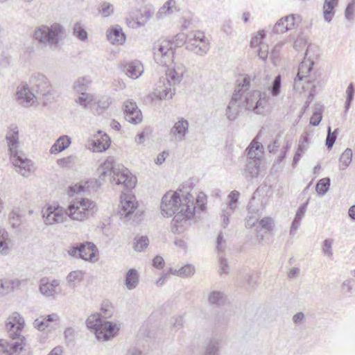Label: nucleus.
Segmentation results:
<instances>
[{
  "mask_svg": "<svg viewBox=\"0 0 355 355\" xmlns=\"http://www.w3.org/2000/svg\"><path fill=\"white\" fill-rule=\"evenodd\" d=\"M87 327L94 331L98 340H108L114 337L119 331L116 324L103 320L100 314H94L86 320Z\"/></svg>",
  "mask_w": 355,
  "mask_h": 355,
  "instance_id": "nucleus-6",
  "label": "nucleus"
},
{
  "mask_svg": "<svg viewBox=\"0 0 355 355\" xmlns=\"http://www.w3.org/2000/svg\"><path fill=\"white\" fill-rule=\"evenodd\" d=\"M6 139L7 140L10 157L12 155L17 156V154L21 153V151L17 150L19 146V130L17 126L10 128Z\"/></svg>",
  "mask_w": 355,
  "mask_h": 355,
  "instance_id": "nucleus-18",
  "label": "nucleus"
},
{
  "mask_svg": "<svg viewBox=\"0 0 355 355\" xmlns=\"http://www.w3.org/2000/svg\"><path fill=\"white\" fill-rule=\"evenodd\" d=\"M137 202H135L134 196L123 194L121 196V209L119 214L121 218H128L134 213Z\"/></svg>",
  "mask_w": 355,
  "mask_h": 355,
  "instance_id": "nucleus-13",
  "label": "nucleus"
},
{
  "mask_svg": "<svg viewBox=\"0 0 355 355\" xmlns=\"http://www.w3.org/2000/svg\"><path fill=\"white\" fill-rule=\"evenodd\" d=\"M258 90L249 91L244 92L241 97V105L246 110L252 111L257 114H261V102L258 101Z\"/></svg>",
  "mask_w": 355,
  "mask_h": 355,
  "instance_id": "nucleus-10",
  "label": "nucleus"
},
{
  "mask_svg": "<svg viewBox=\"0 0 355 355\" xmlns=\"http://www.w3.org/2000/svg\"><path fill=\"white\" fill-rule=\"evenodd\" d=\"M8 232L5 230H0V252L7 254L9 252Z\"/></svg>",
  "mask_w": 355,
  "mask_h": 355,
  "instance_id": "nucleus-36",
  "label": "nucleus"
},
{
  "mask_svg": "<svg viewBox=\"0 0 355 355\" xmlns=\"http://www.w3.org/2000/svg\"><path fill=\"white\" fill-rule=\"evenodd\" d=\"M33 326L40 331H43L49 327L43 317L35 319L33 322Z\"/></svg>",
  "mask_w": 355,
  "mask_h": 355,
  "instance_id": "nucleus-61",
  "label": "nucleus"
},
{
  "mask_svg": "<svg viewBox=\"0 0 355 355\" xmlns=\"http://www.w3.org/2000/svg\"><path fill=\"white\" fill-rule=\"evenodd\" d=\"M208 300L211 304L220 306L224 303L225 295L222 292L214 291L209 295Z\"/></svg>",
  "mask_w": 355,
  "mask_h": 355,
  "instance_id": "nucleus-33",
  "label": "nucleus"
},
{
  "mask_svg": "<svg viewBox=\"0 0 355 355\" xmlns=\"http://www.w3.org/2000/svg\"><path fill=\"white\" fill-rule=\"evenodd\" d=\"M219 273L220 275L228 273L227 261L223 257H219Z\"/></svg>",
  "mask_w": 355,
  "mask_h": 355,
  "instance_id": "nucleus-64",
  "label": "nucleus"
},
{
  "mask_svg": "<svg viewBox=\"0 0 355 355\" xmlns=\"http://www.w3.org/2000/svg\"><path fill=\"white\" fill-rule=\"evenodd\" d=\"M97 252L96 245L91 242L80 243L79 258L88 261L92 260Z\"/></svg>",
  "mask_w": 355,
  "mask_h": 355,
  "instance_id": "nucleus-21",
  "label": "nucleus"
},
{
  "mask_svg": "<svg viewBox=\"0 0 355 355\" xmlns=\"http://www.w3.org/2000/svg\"><path fill=\"white\" fill-rule=\"evenodd\" d=\"M187 39L188 35H185L184 33H178L175 36L172 44H174L175 48L180 47L184 44L187 46Z\"/></svg>",
  "mask_w": 355,
  "mask_h": 355,
  "instance_id": "nucleus-50",
  "label": "nucleus"
},
{
  "mask_svg": "<svg viewBox=\"0 0 355 355\" xmlns=\"http://www.w3.org/2000/svg\"><path fill=\"white\" fill-rule=\"evenodd\" d=\"M179 276L181 277H188L195 273V267L191 264H186L178 270Z\"/></svg>",
  "mask_w": 355,
  "mask_h": 355,
  "instance_id": "nucleus-46",
  "label": "nucleus"
},
{
  "mask_svg": "<svg viewBox=\"0 0 355 355\" xmlns=\"http://www.w3.org/2000/svg\"><path fill=\"white\" fill-rule=\"evenodd\" d=\"M83 278V274L80 270H75L69 272L67 277V281L70 286H75Z\"/></svg>",
  "mask_w": 355,
  "mask_h": 355,
  "instance_id": "nucleus-37",
  "label": "nucleus"
},
{
  "mask_svg": "<svg viewBox=\"0 0 355 355\" xmlns=\"http://www.w3.org/2000/svg\"><path fill=\"white\" fill-rule=\"evenodd\" d=\"M261 147L259 143L251 144V145L246 149L248 157L251 159H259L258 157V150Z\"/></svg>",
  "mask_w": 355,
  "mask_h": 355,
  "instance_id": "nucleus-44",
  "label": "nucleus"
},
{
  "mask_svg": "<svg viewBox=\"0 0 355 355\" xmlns=\"http://www.w3.org/2000/svg\"><path fill=\"white\" fill-rule=\"evenodd\" d=\"M164 88L162 89H157L155 93L157 97L159 99H166V98H172L173 96L175 94V89H172L171 86L168 87L164 84Z\"/></svg>",
  "mask_w": 355,
  "mask_h": 355,
  "instance_id": "nucleus-38",
  "label": "nucleus"
},
{
  "mask_svg": "<svg viewBox=\"0 0 355 355\" xmlns=\"http://www.w3.org/2000/svg\"><path fill=\"white\" fill-rule=\"evenodd\" d=\"M352 159V150L351 148H346L345 151L342 153L340 157L339 162H340V169L345 170Z\"/></svg>",
  "mask_w": 355,
  "mask_h": 355,
  "instance_id": "nucleus-30",
  "label": "nucleus"
},
{
  "mask_svg": "<svg viewBox=\"0 0 355 355\" xmlns=\"http://www.w3.org/2000/svg\"><path fill=\"white\" fill-rule=\"evenodd\" d=\"M155 61L162 65H167L173 61V47L171 40H159L153 47Z\"/></svg>",
  "mask_w": 355,
  "mask_h": 355,
  "instance_id": "nucleus-8",
  "label": "nucleus"
},
{
  "mask_svg": "<svg viewBox=\"0 0 355 355\" xmlns=\"http://www.w3.org/2000/svg\"><path fill=\"white\" fill-rule=\"evenodd\" d=\"M338 0H324L323 15L326 21L330 22L334 15V8L338 5Z\"/></svg>",
  "mask_w": 355,
  "mask_h": 355,
  "instance_id": "nucleus-27",
  "label": "nucleus"
},
{
  "mask_svg": "<svg viewBox=\"0 0 355 355\" xmlns=\"http://www.w3.org/2000/svg\"><path fill=\"white\" fill-rule=\"evenodd\" d=\"M81 96H80L76 102L79 103L80 105L87 107V103L92 102L93 101V96L87 93L82 92Z\"/></svg>",
  "mask_w": 355,
  "mask_h": 355,
  "instance_id": "nucleus-54",
  "label": "nucleus"
},
{
  "mask_svg": "<svg viewBox=\"0 0 355 355\" xmlns=\"http://www.w3.org/2000/svg\"><path fill=\"white\" fill-rule=\"evenodd\" d=\"M121 69L128 77L132 79L138 78L144 71V67L138 60L123 63L121 65Z\"/></svg>",
  "mask_w": 355,
  "mask_h": 355,
  "instance_id": "nucleus-17",
  "label": "nucleus"
},
{
  "mask_svg": "<svg viewBox=\"0 0 355 355\" xmlns=\"http://www.w3.org/2000/svg\"><path fill=\"white\" fill-rule=\"evenodd\" d=\"M35 98V94L31 91L27 84H21L17 87L16 100L19 104L28 107L33 105Z\"/></svg>",
  "mask_w": 355,
  "mask_h": 355,
  "instance_id": "nucleus-12",
  "label": "nucleus"
},
{
  "mask_svg": "<svg viewBox=\"0 0 355 355\" xmlns=\"http://www.w3.org/2000/svg\"><path fill=\"white\" fill-rule=\"evenodd\" d=\"M309 204V200H307L305 202L302 204L300 207L297 209L295 218H297V220H302V218L304 217V214L306 211L307 205Z\"/></svg>",
  "mask_w": 355,
  "mask_h": 355,
  "instance_id": "nucleus-62",
  "label": "nucleus"
},
{
  "mask_svg": "<svg viewBox=\"0 0 355 355\" xmlns=\"http://www.w3.org/2000/svg\"><path fill=\"white\" fill-rule=\"evenodd\" d=\"M60 284L58 279L50 280L49 277H43L40 281L39 290L41 294L46 297H55L57 295L56 288Z\"/></svg>",
  "mask_w": 355,
  "mask_h": 355,
  "instance_id": "nucleus-16",
  "label": "nucleus"
},
{
  "mask_svg": "<svg viewBox=\"0 0 355 355\" xmlns=\"http://www.w3.org/2000/svg\"><path fill=\"white\" fill-rule=\"evenodd\" d=\"M111 140L110 137L104 134L100 138H97L93 141L94 150L96 152H103L106 150L110 145Z\"/></svg>",
  "mask_w": 355,
  "mask_h": 355,
  "instance_id": "nucleus-26",
  "label": "nucleus"
},
{
  "mask_svg": "<svg viewBox=\"0 0 355 355\" xmlns=\"http://www.w3.org/2000/svg\"><path fill=\"white\" fill-rule=\"evenodd\" d=\"M96 211L94 203L89 199L80 198L70 204L65 210L62 207L49 205L42 211L44 222L46 225L63 223L67 217L82 221Z\"/></svg>",
  "mask_w": 355,
  "mask_h": 355,
  "instance_id": "nucleus-2",
  "label": "nucleus"
},
{
  "mask_svg": "<svg viewBox=\"0 0 355 355\" xmlns=\"http://www.w3.org/2000/svg\"><path fill=\"white\" fill-rule=\"evenodd\" d=\"M71 144V138L67 135L60 137L55 144L51 147V154L58 153L67 148Z\"/></svg>",
  "mask_w": 355,
  "mask_h": 355,
  "instance_id": "nucleus-25",
  "label": "nucleus"
},
{
  "mask_svg": "<svg viewBox=\"0 0 355 355\" xmlns=\"http://www.w3.org/2000/svg\"><path fill=\"white\" fill-rule=\"evenodd\" d=\"M282 83L281 76H277L272 83V85L268 88L272 96H277L281 92Z\"/></svg>",
  "mask_w": 355,
  "mask_h": 355,
  "instance_id": "nucleus-42",
  "label": "nucleus"
},
{
  "mask_svg": "<svg viewBox=\"0 0 355 355\" xmlns=\"http://www.w3.org/2000/svg\"><path fill=\"white\" fill-rule=\"evenodd\" d=\"M30 83L33 88L37 89V94L44 96L50 94L51 87L47 78L44 74L34 73L30 78Z\"/></svg>",
  "mask_w": 355,
  "mask_h": 355,
  "instance_id": "nucleus-11",
  "label": "nucleus"
},
{
  "mask_svg": "<svg viewBox=\"0 0 355 355\" xmlns=\"http://www.w3.org/2000/svg\"><path fill=\"white\" fill-rule=\"evenodd\" d=\"M261 161L259 159H252L245 166V171L248 173L251 178L257 177L259 173Z\"/></svg>",
  "mask_w": 355,
  "mask_h": 355,
  "instance_id": "nucleus-29",
  "label": "nucleus"
},
{
  "mask_svg": "<svg viewBox=\"0 0 355 355\" xmlns=\"http://www.w3.org/2000/svg\"><path fill=\"white\" fill-rule=\"evenodd\" d=\"M14 282L10 279H0V295L8 293L12 290Z\"/></svg>",
  "mask_w": 355,
  "mask_h": 355,
  "instance_id": "nucleus-43",
  "label": "nucleus"
},
{
  "mask_svg": "<svg viewBox=\"0 0 355 355\" xmlns=\"http://www.w3.org/2000/svg\"><path fill=\"white\" fill-rule=\"evenodd\" d=\"M283 18L286 25H288V31L293 29L295 26H298V24L302 21L301 16L297 14H291L283 17Z\"/></svg>",
  "mask_w": 355,
  "mask_h": 355,
  "instance_id": "nucleus-32",
  "label": "nucleus"
},
{
  "mask_svg": "<svg viewBox=\"0 0 355 355\" xmlns=\"http://www.w3.org/2000/svg\"><path fill=\"white\" fill-rule=\"evenodd\" d=\"M355 94V87L352 83H349L346 90V101L345 103V112L347 113L349 110L351 103L354 99Z\"/></svg>",
  "mask_w": 355,
  "mask_h": 355,
  "instance_id": "nucleus-39",
  "label": "nucleus"
},
{
  "mask_svg": "<svg viewBox=\"0 0 355 355\" xmlns=\"http://www.w3.org/2000/svg\"><path fill=\"white\" fill-rule=\"evenodd\" d=\"M73 34L78 40L81 41H85L88 37L87 31L85 30L81 24L78 22L76 23L74 25Z\"/></svg>",
  "mask_w": 355,
  "mask_h": 355,
  "instance_id": "nucleus-41",
  "label": "nucleus"
},
{
  "mask_svg": "<svg viewBox=\"0 0 355 355\" xmlns=\"http://www.w3.org/2000/svg\"><path fill=\"white\" fill-rule=\"evenodd\" d=\"M10 159L17 172L24 177H27L29 175L32 166L31 160L24 157L21 151V153L17 154V156H11Z\"/></svg>",
  "mask_w": 355,
  "mask_h": 355,
  "instance_id": "nucleus-15",
  "label": "nucleus"
},
{
  "mask_svg": "<svg viewBox=\"0 0 355 355\" xmlns=\"http://www.w3.org/2000/svg\"><path fill=\"white\" fill-rule=\"evenodd\" d=\"M124 114L125 120L131 123L138 124L142 121L141 110L138 108L136 103L131 101L124 103Z\"/></svg>",
  "mask_w": 355,
  "mask_h": 355,
  "instance_id": "nucleus-14",
  "label": "nucleus"
},
{
  "mask_svg": "<svg viewBox=\"0 0 355 355\" xmlns=\"http://www.w3.org/2000/svg\"><path fill=\"white\" fill-rule=\"evenodd\" d=\"M98 179L96 180L97 186H101L107 175L111 176L110 180L116 184H123L125 189H131L135 187L136 178L130 175V171L123 165L116 164L113 157H108L98 168Z\"/></svg>",
  "mask_w": 355,
  "mask_h": 355,
  "instance_id": "nucleus-4",
  "label": "nucleus"
},
{
  "mask_svg": "<svg viewBox=\"0 0 355 355\" xmlns=\"http://www.w3.org/2000/svg\"><path fill=\"white\" fill-rule=\"evenodd\" d=\"M153 14L154 12L150 9L144 10V12L141 13V17L137 18V24L139 26H144L146 21L153 17Z\"/></svg>",
  "mask_w": 355,
  "mask_h": 355,
  "instance_id": "nucleus-49",
  "label": "nucleus"
},
{
  "mask_svg": "<svg viewBox=\"0 0 355 355\" xmlns=\"http://www.w3.org/2000/svg\"><path fill=\"white\" fill-rule=\"evenodd\" d=\"M107 38L112 44H123L125 40V34L119 25H116L107 31Z\"/></svg>",
  "mask_w": 355,
  "mask_h": 355,
  "instance_id": "nucleus-22",
  "label": "nucleus"
},
{
  "mask_svg": "<svg viewBox=\"0 0 355 355\" xmlns=\"http://www.w3.org/2000/svg\"><path fill=\"white\" fill-rule=\"evenodd\" d=\"M96 103L100 109L105 110L108 108L111 104L110 97L108 96H103L96 102Z\"/></svg>",
  "mask_w": 355,
  "mask_h": 355,
  "instance_id": "nucleus-57",
  "label": "nucleus"
},
{
  "mask_svg": "<svg viewBox=\"0 0 355 355\" xmlns=\"http://www.w3.org/2000/svg\"><path fill=\"white\" fill-rule=\"evenodd\" d=\"M338 128L334 130L333 132L331 131V127L327 128V135L325 141V145L328 150H331L336 141L337 135L338 134Z\"/></svg>",
  "mask_w": 355,
  "mask_h": 355,
  "instance_id": "nucleus-40",
  "label": "nucleus"
},
{
  "mask_svg": "<svg viewBox=\"0 0 355 355\" xmlns=\"http://www.w3.org/2000/svg\"><path fill=\"white\" fill-rule=\"evenodd\" d=\"M258 94L259 96H258V101H260V106H261V114L264 111V107L266 103L270 99V94L267 92H260L258 91Z\"/></svg>",
  "mask_w": 355,
  "mask_h": 355,
  "instance_id": "nucleus-56",
  "label": "nucleus"
},
{
  "mask_svg": "<svg viewBox=\"0 0 355 355\" xmlns=\"http://www.w3.org/2000/svg\"><path fill=\"white\" fill-rule=\"evenodd\" d=\"M220 340L218 338H211L205 346L202 355H219Z\"/></svg>",
  "mask_w": 355,
  "mask_h": 355,
  "instance_id": "nucleus-28",
  "label": "nucleus"
},
{
  "mask_svg": "<svg viewBox=\"0 0 355 355\" xmlns=\"http://www.w3.org/2000/svg\"><path fill=\"white\" fill-rule=\"evenodd\" d=\"M89 81L85 78H79L73 85V89L80 93L84 92L87 88Z\"/></svg>",
  "mask_w": 355,
  "mask_h": 355,
  "instance_id": "nucleus-45",
  "label": "nucleus"
},
{
  "mask_svg": "<svg viewBox=\"0 0 355 355\" xmlns=\"http://www.w3.org/2000/svg\"><path fill=\"white\" fill-rule=\"evenodd\" d=\"M250 78L246 76L237 80V85L232 98L227 107L225 115L229 121H234L239 115V109L242 107L241 97L245 92L250 89Z\"/></svg>",
  "mask_w": 355,
  "mask_h": 355,
  "instance_id": "nucleus-7",
  "label": "nucleus"
},
{
  "mask_svg": "<svg viewBox=\"0 0 355 355\" xmlns=\"http://www.w3.org/2000/svg\"><path fill=\"white\" fill-rule=\"evenodd\" d=\"M313 65V62L309 59L308 60H303L299 65L298 72L295 79V83H296L297 81H301L304 78H307L312 70Z\"/></svg>",
  "mask_w": 355,
  "mask_h": 355,
  "instance_id": "nucleus-23",
  "label": "nucleus"
},
{
  "mask_svg": "<svg viewBox=\"0 0 355 355\" xmlns=\"http://www.w3.org/2000/svg\"><path fill=\"white\" fill-rule=\"evenodd\" d=\"M355 8V0H352V2L349 3L345 10V17L346 19L351 20L353 19L354 12Z\"/></svg>",
  "mask_w": 355,
  "mask_h": 355,
  "instance_id": "nucleus-58",
  "label": "nucleus"
},
{
  "mask_svg": "<svg viewBox=\"0 0 355 355\" xmlns=\"http://www.w3.org/2000/svg\"><path fill=\"white\" fill-rule=\"evenodd\" d=\"M239 192L237 191H232L228 196L230 199L229 205L227 206V209H230L231 210H234L236 207V202L239 200Z\"/></svg>",
  "mask_w": 355,
  "mask_h": 355,
  "instance_id": "nucleus-48",
  "label": "nucleus"
},
{
  "mask_svg": "<svg viewBox=\"0 0 355 355\" xmlns=\"http://www.w3.org/2000/svg\"><path fill=\"white\" fill-rule=\"evenodd\" d=\"M189 132V122L184 118H180L170 130V134L175 137L177 141H181L185 139Z\"/></svg>",
  "mask_w": 355,
  "mask_h": 355,
  "instance_id": "nucleus-19",
  "label": "nucleus"
},
{
  "mask_svg": "<svg viewBox=\"0 0 355 355\" xmlns=\"http://www.w3.org/2000/svg\"><path fill=\"white\" fill-rule=\"evenodd\" d=\"M330 182L329 178H324L320 180L315 186L317 193L320 196H324L329 191Z\"/></svg>",
  "mask_w": 355,
  "mask_h": 355,
  "instance_id": "nucleus-34",
  "label": "nucleus"
},
{
  "mask_svg": "<svg viewBox=\"0 0 355 355\" xmlns=\"http://www.w3.org/2000/svg\"><path fill=\"white\" fill-rule=\"evenodd\" d=\"M113 6L107 2L103 3L99 8V12L104 17L110 16L112 13H113Z\"/></svg>",
  "mask_w": 355,
  "mask_h": 355,
  "instance_id": "nucleus-52",
  "label": "nucleus"
},
{
  "mask_svg": "<svg viewBox=\"0 0 355 355\" xmlns=\"http://www.w3.org/2000/svg\"><path fill=\"white\" fill-rule=\"evenodd\" d=\"M322 106L320 105V108L313 112L310 119V124L313 126H317L320 123L322 119Z\"/></svg>",
  "mask_w": 355,
  "mask_h": 355,
  "instance_id": "nucleus-53",
  "label": "nucleus"
},
{
  "mask_svg": "<svg viewBox=\"0 0 355 355\" xmlns=\"http://www.w3.org/2000/svg\"><path fill=\"white\" fill-rule=\"evenodd\" d=\"M233 210H231L230 209L226 208L223 210L221 218H223L222 225L223 226L224 228H225L229 224V216H231Z\"/></svg>",
  "mask_w": 355,
  "mask_h": 355,
  "instance_id": "nucleus-63",
  "label": "nucleus"
},
{
  "mask_svg": "<svg viewBox=\"0 0 355 355\" xmlns=\"http://www.w3.org/2000/svg\"><path fill=\"white\" fill-rule=\"evenodd\" d=\"M272 224L273 220L270 217H265L259 222L260 226L266 231V232H270L272 230Z\"/></svg>",
  "mask_w": 355,
  "mask_h": 355,
  "instance_id": "nucleus-55",
  "label": "nucleus"
},
{
  "mask_svg": "<svg viewBox=\"0 0 355 355\" xmlns=\"http://www.w3.org/2000/svg\"><path fill=\"white\" fill-rule=\"evenodd\" d=\"M207 198L200 192L196 198L190 193L185 195L178 192L169 191L162 197L161 202L162 214L170 217L174 215L171 222V231L180 234L191 225V219L193 217L196 209L202 211L205 209Z\"/></svg>",
  "mask_w": 355,
  "mask_h": 355,
  "instance_id": "nucleus-1",
  "label": "nucleus"
},
{
  "mask_svg": "<svg viewBox=\"0 0 355 355\" xmlns=\"http://www.w3.org/2000/svg\"><path fill=\"white\" fill-rule=\"evenodd\" d=\"M64 33V28L60 24L55 23L51 26L42 25L37 28L34 31L33 37L40 44L55 49L63 40Z\"/></svg>",
  "mask_w": 355,
  "mask_h": 355,
  "instance_id": "nucleus-5",
  "label": "nucleus"
},
{
  "mask_svg": "<svg viewBox=\"0 0 355 355\" xmlns=\"http://www.w3.org/2000/svg\"><path fill=\"white\" fill-rule=\"evenodd\" d=\"M332 243L333 240L330 239H325L323 242L322 251L326 255L329 257L332 256L333 254L331 249Z\"/></svg>",
  "mask_w": 355,
  "mask_h": 355,
  "instance_id": "nucleus-60",
  "label": "nucleus"
},
{
  "mask_svg": "<svg viewBox=\"0 0 355 355\" xmlns=\"http://www.w3.org/2000/svg\"><path fill=\"white\" fill-rule=\"evenodd\" d=\"M288 31V25H286L284 18L282 17L275 24L272 32L275 34H281Z\"/></svg>",
  "mask_w": 355,
  "mask_h": 355,
  "instance_id": "nucleus-47",
  "label": "nucleus"
},
{
  "mask_svg": "<svg viewBox=\"0 0 355 355\" xmlns=\"http://www.w3.org/2000/svg\"><path fill=\"white\" fill-rule=\"evenodd\" d=\"M139 275L137 270L131 268L128 270L125 275V285L128 290L135 288L139 284Z\"/></svg>",
  "mask_w": 355,
  "mask_h": 355,
  "instance_id": "nucleus-24",
  "label": "nucleus"
},
{
  "mask_svg": "<svg viewBox=\"0 0 355 355\" xmlns=\"http://www.w3.org/2000/svg\"><path fill=\"white\" fill-rule=\"evenodd\" d=\"M22 216L19 208L12 210L9 214V220L13 228L18 227L20 225Z\"/></svg>",
  "mask_w": 355,
  "mask_h": 355,
  "instance_id": "nucleus-35",
  "label": "nucleus"
},
{
  "mask_svg": "<svg viewBox=\"0 0 355 355\" xmlns=\"http://www.w3.org/2000/svg\"><path fill=\"white\" fill-rule=\"evenodd\" d=\"M186 49L200 56L205 55L209 48L208 43L205 40L204 33L196 31L188 34Z\"/></svg>",
  "mask_w": 355,
  "mask_h": 355,
  "instance_id": "nucleus-9",
  "label": "nucleus"
},
{
  "mask_svg": "<svg viewBox=\"0 0 355 355\" xmlns=\"http://www.w3.org/2000/svg\"><path fill=\"white\" fill-rule=\"evenodd\" d=\"M309 141V135L307 133L302 135L301 136L297 149L304 153L308 148Z\"/></svg>",
  "mask_w": 355,
  "mask_h": 355,
  "instance_id": "nucleus-59",
  "label": "nucleus"
},
{
  "mask_svg": "<svg viewBox=\"0 0 355 355\" xmlns=\"http://www.w3.org/2000/svg\"><path fill=\"white\" fill-rule=\"evenodd\" d=\"M184 72L185 68L182 65L168 69L166 73L167 85L168 86H172L179 84L182 79Z\"/></svg>",
  "mask_w": 355,
  "mask_h": 355,
  "instance_id": "nucleus-20",
  "label": "nucleus"
},
{
  "mask_svg": "<svg viewBox=\"0 0 355 355\" xmlns=\"http://www.w3.org/2000/svg\"><path fill=\"white\" fill-rule=\"evenodd\" d=\"M25 325L24 318L17 312L13 313L6 324V328L11 339L0 340V355H19L26 346L24 336L21 332Z\"/></svg>",
  "mask_w": 355,
  "mask_h": 355,
  "instance_id": "nucleus-3",
  "label": "nucleus"
},
{
  "mask_svg": "<svg viewBox=\"0 0 355 355\" xmlns=\"http://www.w3.org/2000/svg\"><path fill=\"white\" fill-rule=\"evenodd\" d=\"M174 10H176L175 1L168 0L160 8L159 13L170 14L172 13Z\"/></svg>",
  "mask_w": 355,
  "mask_h": 355,
  "instance_id": "nucleus-51",
  "label": "nucleus"
},
{
  "mask_svg": "<svg viewBox=\"0 0 355 355\" xmlns=\"http://www.w3.org/2000/svg\"><path fill=\"white\" fill-rule=\"evenodd\" d=\"M133 248L136 252H143L149 245L146 236H136L134 239Z\"/></svg>",
  "mask_w": 355,
  "mask_h": 355,
  "instance_id": "nucleus-31",
  "label": "nucleus"
}]
</instances>
